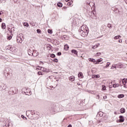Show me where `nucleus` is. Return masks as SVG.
I'll return each instance as SVG.
<instances>
[{"label": "nucleus", "instance_id": "nucleus-5", "mask_svg": "<svg viewBox=\"0 0 127 127\" xmlns=\"http://www.w3.org/2000/svg\"><path fill=\"white\" fill-rule=\"evenodd\" d=\"M6 85L4 84H2L0 85V91H6Z\"/></svg>", "mask_w": 127, "mask_h": 127}, {"label": "nucleus", "instance_id": "nucleus-34", "mask_svg": "<svg viewBox=\"0 0 127 127\" xmlns=\"http://www.w3.org/2000/svg\"><path fill=\"white\" fill-rule=\"evenodd\" d=\"M72 3H73V1H70L67 3V5H71V4H72Z\"/></svg>", "mask_w": 127, "mask_h": 127}, {"label": "nucleus", "instance_id": "nucleus-9", "mask_svg": "<svg viewBox=\"0 0 127 127\" xmlns=\"http://www.w3.org/2000/svg\"><path fill=\"white\" fill-rule=\"evenodd\" d=\"M69 80L71 81V82H73V81H75V76H71L69 77Z\"/></svg>", "mask_w": 127, "mask_h": 127}, {"label": "nucleus", "instance_id": "nucleus-59", "mask_svg": "<svg viewBox=\"0 0 127 127\" xmlns=\"http://www.w3.org/2000/svg\"><path fill=\"white\" fill-rule=\"evenodd\" d=\"M24 94H25V95H28V96L29 95L28 94L26 93V92H24Z\"/></svg>", "mask_w": 127, "mask_h": 127}, {"label": "nucleus", "instance_id": "nucleus-8", "mask_svg": "<svg viewBox=\"0 0 127 127\" xmlns=\"http://www.w3.org/2000/svg\"><path fill=\"white\" fill-rule=\"evenodd\" d=\"M87 4H88L90 6H94L95 5V3L91 1H87L86 2Z\"/></svg>", "mask_w": 127, "mask_h": 127}, {"label": "nucleus", "instance_id": "nucleus-39", "mask_svg": "<svg viewBox=\"0 0 127 127\" xmlns=\"http://www.w3.org/2000/svg\"><path fill=\"white\" fill-rule=\"evenodd\" d=\"M97 61H98V62H102L103 61V59H99L98 60H97Z\"/></svg>", "mask_w": 127, "mask_h": 127}, {"label": "nucleus", "instance_id": "nucleus-6", "mask_svg": "<svg viewBox=\"0 0 127 127\" xmlns=\"http://www.w3.org/2000/svg\"><path fill=\"white\" fill-rule=\"evenodd\" d=\"M120 120L117 121V123H124L125 122V118L123 116H119Z\"/></svg>", "mask_w": 127, "mask_h": 127}, {"label": "nucleus", "instance_id": "nucleus-31", "mask_svg": "<svg viewBox=\"0 0 127 127\" xmlns=\"http://www.w3.org/2000/svg\"><path fill=\"white\" fill-rule=\"evenodd\" d=\"M50 57H51L52 58H55V57H56V56H55L54 54H52L50 55Z\"/></svg>", "mask_w": 127, "mask_h": 127}, {"label": "nucleus", "instance_id": "nucleus-26", "mask_svg": "<svg viewBox=\"0 0 127 127\" xmlns=\"http://www.w3.org/2000/svg\"><path fill=\"white\" fill-rule=\"evenodd\" d=\"M42 71H43V72H46L47 73H48V72H49V70L47 69V68H44L43 69Z\"/></svg>", "mask_w": 127, "mask_h": 127}, {"label": "nucleus", "instance_id": "nucleus-43", "mask_svg": "<svg viewBox=\"0 0 127 127\" xmlns=\"http://www.w3.org/2000/svg\"><path fill=\"white\" fill-rule=\"evenodd\" d=\"M108 27H109V28H112V25H111V24H108Z\"/></svg>", "mask_w": 127, "mask_h": 127}, {"label": "nucleus", "instance_id": "nucleus-17", "mask_svg": "<svg viewBox=\"0 0 127 127\" xmlns=\"http://www.w3.org/2000/svg\"><path fill=\"white\" fill-rule=\"evenodd\" d=\"M5 27H6V26H5V23H2L1 28H2V29H5Z\"/></svg>", "mask_w": 127, "mask_h": 127}, {"label": "nucleus", "instance_id": "nucleus-20", "mask_svg": "<svg viewBox=\"0 0 127 127\" xmlns=\"http://www.w3.org/2000/svg\"><path fill=\"white\" fill-rule=\"evenodd\" d=\"M97 115L98 116H100V117H103V116H104V113L102 112H99L98 113Z\"/></svg>", "mask_w": 127, "mask_h": 127}, {"label": "nucleus", "instance_id": "nucleus-50", "mask_svg": "<svg viewBox=\"0 0 127 127\" xmlns=\"http://www.w3.org/2000/svg\"><path fill=\"white\" fill-rule=\"evenodd\" d=\"M103 99H104V100H106L107 99V96H104L103 97Z\"/></svg>", "mask_w": 127, "mask_h": 127}, {"label": "nucleus", "instance_id": "nucleus-19", "mask_svg": "<svg viewBox=\"0 0 127 127\" xmlns=\"http://www.w3.org/2000/svg\"><path fill=\"white\" fill-rule=\"evenodd\" d=\"M10 51H11L12 52H14V51H15V47H12V46H11Z\"/></svg>", "mask_w": 127, "mask_h": 127}, {"label": "nucleus", "instance_id": "nucleus-49", "mask_svg": "<svg viewBox=\"0 0 127 127\" xmlns=\"http://www.w3.org/2000/svg\"><path fill=\"white\" fill-rule=\"evenodd\" d=\"M47 48L49 50H51V47H47Z\"/></svg>", "mask_w": 127, "mask_h": 127}, {"label": "nucleus", "instance_id": "nucleus-7", "mask_svg": "<svg viewBox=\"0 0 127 127\" xmlns=\"http://www.w3.org/2000/svg\"><path fill=\"white\" fill-rule=\"evenodd\" d=\"M4 75L6 77H7L9 75V69L8 68H6L4 70Z\"/></svg>", "mask_w": 127, "mask_h": 127}, {"label": "nucleus", "instance_id": "nucleus-57", "mask_svg": "<svg viewBox=\"0 0 127 127\" xmlns=\"http://www.w3.org/2000/svg\"><path fill=\"white\" fill-rule=\"evenodd\" d=\"M21 118H22L23 119H24V116L22 115V116H21Z\"/></svg>", "mask_w": 127, "mask_h": 127}, {"label": "nucleus", "instance_id": "nucleus-53", "mask_svg": "<svg viewBox=\"0 0 127 127\" xmlns=\"http://www.w3.org/2000/svg\"><path fill=\"white\" fill-rule=\"evenodd\" d=\"M67 127H72V125H69Z\"/></svg>", "mask_w": 127, "mask_h": 127}, {"label": "nucleus", "instance_id": "nucleus-2", "mask_svg": "<svg viewBox=\"0 0 127 127\" xmlns=\"http://www.w3.org/2000/svg\"><path fill=\"white\" fill-rule=\"evenodd\" d=\"M48 111L51 113V114L57 113V108L54 104L50 103L48 107Z\"/></svg>", "mask_w": 127, "mask_h": 127}, {"label": "nucleus", "instance_id": "nucleus-40", "mask_svg": "<svg viewBox=\"0 0 127 127\" xmlns=\"http://www.w3.org/2000/svg\"><path fill=\"white\" fill-rule=\"evenodd\" d=\"M92 49H96V48H97L96 45L92 46Z\"/></svg>", "mask_w": 127, "mask_h": 127}, {"label": "nucleus", "instance_id": "nucleus-32", "mask_svg": "<svg viewBox=\"0 0 127 127\" xmlns=\"http://www.w3.org/2000/svg\"><path fill=\"white\" fill-rule=\"evenodd\" d=\"M11 38H12V37H11V36H8L7 37V39L8 40H10V39H11Z\"/></svg>", "mask_w": 127, "mask_h": 127}, {"label": "nucleus", "instance_id": "nucleus-24", "mask_svg": "<svg viewBox=\"0 0 127 127\" xmlns=\"http://www.w3.org/2000/svg\"><path fill=\"white\" fill-rule=\"evenodd\" d=\"M92 78H96V79H98V78H100L99 75H94L92 76Z\"/></svg>", "mask_w": 127, "mask_h": 127}, {"label": "nucleus", "instance_id": "nucleus-45", "mask_svg": "<svg viewBox=\"0 0 127 127\" xmlns=\"http://www.w3.org/2000/svg\"><path fill=\"white\" fill-rule=\"evenodd\" d=\"M0 59H4V57H3L2 56L0 55Z\"/></svg>", "mask_w": 127, "mask_h": 127}, {"label": "nucleus", "instance_id": "nucleus-1", "mask_svg": "<svg viewBox=\"0 0 127 127\" xmlns=\"http://www.w3.org/2000/svg\"><path fill=\"white\" fill-rule=\"evenodd\" d=\"M79 32L82 37H86L89 33V28L86 25H82L79 29Z\"/></svg>", "mask_w": 127, "mask_h": 127}, {"label": "nucleus", "instance_id": "nucleus-56", "mask_svg": "<svg viewBox=\"0 0 127 127\" xmlns=\"http://www.w3.org/2000/svg\"><path fill=\"white\" fill-rule=\"evenodd\" d=\"M77 85H78V86H80L81 85V84H80L79 83H77Z\"/></svg>", "mask_w": 127, "mask_h": 127}, {"label": "nucleus", "instance_id": "nucleus-36", "mask_svg": "<svg viewBox=\"0 0 127 127\" xmlns=\"http://www.w3.org/2000/svg\"><path fill=\"white\" fill-rule=\"evenodd\" d=\"M53 61H54V62H56V63H58V59H54Z\"/></svg>", "mask_w": 127, "mask_h": 127}, {"label": "nucleus", "instance_id": "nucleus-46", "mask_svg": "<svg viewBox=\"0 0 127 127\" xmlns=\"http://www.w3.org/2000/svg\"><path fill=\"white\" fill-rule=\"evenodd\" d=\"M99 63H100V62L97 60L96 62H95L94 64H99Z\"/></svg>", "mask_w": 127, "mask_h": 127}, {"label": "nucleus", "instance_id": "nucleus-41", "mask_svg": "<svg viewBox=\"0 0 127 127\" xmlns=\"http://www.w3.org/2000/svg\"><path fill=\"white\" fill-rule=\"evenodd\" d=\"M62 55V53H61V52H58L57 53L58 56H61V55Z\"/></svg>", "mask_w": 127, "mask_h": 127}, {"label": "nucleus", "instance_id": "nucleus-12", "mask_svg": "<svg viewBox=\"0 0 127 127\" xmlns=\"http://www.w3.org/2000/svg\"><path fill=\"white\" fill-rule=\"evenodd\" d=\"M120 113H121V114H125V113H126V109L124 108H121L120 109Z\"/></svg>", "mask_w": 127, "mask_h": 127}, {"label": "nucleus", "instance_id": "nucleus-21", "mask_svg": "<svg viewBox=\"0 0 127 127\" xmlns=\"http://www.w3.org/2000/svg\"><path fill=\"white\" fill-rule=\"evenodd\" d=\"M124 97H125V95L124 94H119L118 96V97L119 99H122V98H124Z\"/></svg>", "mask_w": 127, "mask_h": 127}, {"label": "nucleus", "instance_id": "nucleus-10", "mask_svg": "<svg viewBox=\"0 0 127 127\" xmlns=\"http://www.w3.org/2000/svg\"><path fill=\"white\" fill-rule=\"evenodd\" d=\"M71 53H73V54H75V55H78V52L76 50H72L71 51Z\"/></svg>", "mask_w": 127, "mask_h": 127}, {"label": "nucleus", "instance_id": "nucleus-22", "mask_svg": "<svg viewBox=\"0 0 127 127\" xmlns=\"http://www.w3.org/2000/svg\"><path fill=\"white\" fill-rule=\"evenodd\" d=\"M11 48V46L9 45L5 47V49L6 50H10V48Z\"/></svg>", "mask_w": 127, "mask_h": 127}, {"label": "nucleus", "instance_id": "nucleus-58", "mask_svg": "<svg viewBox=\"0 0 127 127\" xmlns=\"http://www.w3.org/2000/svg\"><path fill=\"white\" fill-rule=\"evenodd\" d=\"M2 21V19L0 18V22H1Z\"/></svg>", "mask_w": 127, "mask_h": 127}, {"label": "nucleus", "instance_id": "nucleus-61", "mask_svg": "<svg viewBox=\"0 0 127 127\" xmlns=\"http://www.w3.org/2000/svg\"><path fill=\"white\" fill-rule=\"evenodd\" d=\"M124 88H127V85H124Z\"/></svg>", "mask_w": 127, "mask_h": 127}, {"label": "nucleus", "instance_id": "nucleus-25", "mask_svg": "<svg viewBox=\"0 0 127 127\" xmlns=\"http://www.w3.org/2000/svg\"><path fill=\"white\" fill-rule=\"evenodd\" d=\"M110 65H111V63H110L109 62H108L107 63V64L104 67V68H108V67H109V66H110Z\"/></svg>", "mask_w": 127, "mask_h": 127}, {"label": "nucleus", "instance_id": "nucleus-29", "mask_svg": "<svg viewBox=\"0 0 127 127\" xmlns=\"http://www.w3.org/2000/svg\"><path fill=\"white\" fill-rule=\"evenodd\" d=\"M23 25L24 26H26V27H28V26H29V24H28L27 23H24Z\"/></svg>", "mask_w": 127, "mask_h": 127}, {"label": "nucleus", "instance_id": "nucleus-30", "mask_svg": "<svg viewBox=\"0 0 127 127\" xmlns=\"http://www.w3.org/2000/svg\"><path fill=\"white\" fill-rule=\"evenodd\" d=\"M117 87H119V84L115 83L113 84V87L114 88H117Z\"/></svg>", "mask_w": 127, "mask_h": 127}, {"label": "nucleus", "instance_id": "nucleus-23", "mask_svg": "<svg viewBox=\"0 0 127 127\" xmlns=\"http://www.w3.org/2000/svg\"><path fill=\"white\" fill-rule=\"evenodd\" d=\"M78 75V77L80 78H83V73L81 72H79Z\"/></svg>", "mask_w": 127, "mask_h": 127}, {"label": "nucleus", "instance_id": "nucleus-37", "mask_svg": "<svg viewBox=\"0 0 127 127\" xmlns=\"http://www.w3.org/2000/svg\"><path fill=\"white\" fill-rule=\"evenodd\" d=\"M101 56V53L100 52H98V53H97L95 56Z\"/></svg>", "mask_w": 127, "mask_h": 127}, {"label": "nucleus", "instance_id": "nucleus-60", "mask_svg": "<svg viewBox=\"0 0 127 127\" xmlns=\"http://www.w3.org/2000/svg\"><path fill=\"white\" fill-rule=\"evenodd\" d=\"M125 1L126 2V3H127V0H125Z\"/></svg>", "mask_w": 127, "mask_h": 127}, {"label": "nucleus", "instance_id": "nucleus-15", "mask_svg": "<svg viewBox=\"0 0 127 127\" xmlns=\"http://www.w3.org/2000/svg\"><path fill=\"white\" fill-rule=\"evenodd\" d=\"M8 93L9 95H13V94H14V91H13V90H11L8 92Z\"/></svg>", "mask_w": 127, "mask_h": 127}, {"label": "nucleus", "instance_id": "nucleus-63", "mask_svg": "<svg viewBox=\"0 0 127 127\" xmlns=\"http://www.w3.org/2000/svg\"><path fill=\"white\" fill-rule=\"evenodd\" d=\"M69 0H65V1L68 2V1H69Z\"/></svg>", "mask_w": 127, "mask_h": 127}, {"label": "nucleus", "instance_id": "nucleus-14", "mask_svg": "<svg viewBox=\"0 0 127 127\" xmlns=\"http://www.w3.org/2000/svg\"><path fill=\"white\" fill-rule=\"evenodd\" d=\"M118 68H120V69L124 67V64H117Z\"/></svg>", "mask_w": 127, "mask_h": 127}, {"label": "nucleus", "instance_id": "nucleus-16", "mask_svg": "<svg viewBox=\"0 0 127 127\" xmlns=\"http://www.w3.org/2000/svg\"><path fill=\"white\" fill-rule=\"evenodd\" d=\"M64 50H68L69 49V46H68V45L65 44L64 46Z\"/></svg>", "mask_w": 127, "mask_h": 127}, {"label": "nucleus", "instance_id": "nucleus-47", "mask_svg": "<svg viewBox=\"0 0 127 127\" xmlns=\"http://www.w3.org/2000/svg\"><path fill=\"white\" fill-rule=\"evenodd\" d=\"M95 46L98 48V47H99V46H100V44H97L96 45H95Z\"/></svg>", "mask_w": 127, "mask_h": 127}, {"label": "nucleus", "instance_id": "nucleus-62", "mask_svg": "<svg viewBox=\"0 0 127 127\" xmlns=\"http://www.w3.org/2000/svg\"><path fill=\"white\" fill-rule=\"evenodd\" d=\"M114 115H117V112H114Z\"/></svg>", "mask_w": 127, "mask_h": 127}, {"label": "nucleus", "instance_id": "nucleus-33", "mask_svg": "<svg viewBox=\"0 0 127 127\" xmlns=\"http://www.w3.org/2000/svg\"><path fill=\"white\" fill-rule=\"evenodd\" d=\"M62 39H67V36L64 35L62 37Z\"/></svg>", "mask_w": 127, "mask_h": 127}, {"label": "nucleus", "instance_id": "nucleus-35", "mask_svg": "<svg viewBox=\"0 0 127 127\" xmlns=\"http://www.w3.org/2000/svg\"><path fill=\"white\" fill-rule=\"evenodd\" d=\"M37 74H38V75H43L42 71H39L37 72Z\"/></svg>", "mask_w": 127, "mask_h": 127}, {"label": "nucleus", "instance_id": "nucleus-52", "mask_svg": "<svg viewBox=\"0 0 127 127\" xmlns=\"http://www.w3.org/2000/svg\"><path fill=\"white\" fill-rule=\"evenodd\" d=\"M2 13H3V12H2V11H0V15H1Z\"/></svg>", "mask_w": 127, "mask_h": 127}, {"label": "nucleus", "instance_id": "nucleus-28", "mask_svg": "<svg viewBox=\"0 0 127 127\" xmlns=\"http://www.w3.org/2000/svg\"><path fill=\"white\" fill-rule=\"evenodd\" d=\"M48 33H50V34H52V33H53L52 30L49 29L48 30Z\"/></svg>", "mask_w": 127, "mask_h": 127}, {"label": "nucleus", "instance_id": "nucleus-27", "mask_svg": "<svg viewBox=\"0 0 127 127\" xmlns=\"http://www.w3.org/2000/svg\"><path fill=\"white\" fill-rule=\"evenodd\" d=\"M120 37H121L120 35H118L115 37H114V39L117 40V39H120Z\"/></svg>", "mask_w": 127, "mask_h": 127}, {"label": "nucleus", "instance_id": "nucleus-44", "mask_svg": "<svg viewBox=\"0 0 127 127\" xmlns=\"http://www.w3.org/2000/svg\"><path fill=\"white\" fill-rule=\"evenodd\" d=\"M102 87H103L102 88L103 90H106V86L102 85Z\"/></svg>", "mask_w": 127, "mask_h": 127}, {"label": "nucleus", "instance_id": "nucleus-54", "mask_svg": "<svg viewBox=\"0 0 127 127\" xmlns=\"http://www.w3.org/2000/svg\"><path fill=\"white\" fill-rule=\"evenodd\" d=\"M114 65H112L111 67V69H114Z\"/></svg>", "mask_w": 127, "mask_h": 127}, {"label": "nucleus", "instance_id": "nucleus-51", "mask_svg": "<svg viewBox=\"0 0 127 127\" xmlns=\"http://www.w3.org/2000/svg\"><path fill=\"white\" fill-rule=\"evenodd\" d=\"M119 42L120 43H122V42H123V40H119Z\"/></svg>", "mask_w": 127, "mask_h": 127}, {"label": "nucleus", "instance_id": "nucleus-3", "mask_svg": "<svg viewBox=\"0 0 127 127\" xmlns=\"http://www.w3.org/2000/svg\"><path fill=\"white\" fill-rule=\"evenodd\" d=\"M35 52H36V51H33V50H31L30 49H29L28 50V55H29L30 56H37V55H38V53H37V54L35 55Z\"/></svg>", "mask_w": 127, "mask_h": 127}, {"label": "nucleus", "instance_id": "nucleus-64", "mask_svg": "<svg viewBox=\"0 0 127 127\" xmlns=\"http://www.w3.org/2000/svg\"><path fill=\"white\" fill-rule=\"evenodd\" d=\"M38 69V70H40V68H37V69Z\"/></svg>", "mask_w": 127, "mask_h": 127}, {"label": "nucleus", "instance_id": "nucleus-18", "mask_svg": "<svg viewBox=\"0 0 127 127\" xmlns=\"http://www.w3.org/2000/svg\"><path fill=\"white\" fill-rule=\"evenodd\" d=\"M57 5L59 7H62V6H63V4H62V3L59 2L57 3Z\"/></svg>", "mask_w": 127, "mask_h": 127}, {"label": "nucleus", "instance_id": "nucleus-42", "mask_svg": "<svg viewBox=\"0 0 127 127\" xmlns=\"http://www.w3.org/2000/svg\"><path fill=\"white\" fill-rule=\"evenodd\" d=\"M114 67L115 69H117V68H118V64H114Z\"/></svg>", "mask_w": 127, "mask_h": 127}, {"label": "nucleus", "instance_id": "nucleus-11", "mask_svg": "<svg viewBox=\"0 0 127 127\" xmlns=\"http://www.w3.org/2000/svg\"><path fill=\"white\" fill-rule=\"evenodd\" d=\"M123 85H126L127 83V78H124L122 80Z\"/></svg>", "mask_w": 127, "mask_h": 127}, {"label": "nucleus", "instance_id": "nucleus-38", "mask_svg": "<svg viewBox=\"0 0 127 127\" xmlns=\"http://www.w3.org/2000/svg\"><path fill=\"white\" fill-rule=\"evenodd\" d=\"M37 33H41V30L38 29L37 30Z\"/></svg>", "mask_w": 127, "mask_h": 127}, {"label": "nucleus", "instance_id": "nucleus-13", "mask_svg": "<svg viewBox=\"0 0 127 127\" xmlns=\"http://www.w3.org/2000/svg\"><path fill=\"white\" fill-rule=\"evenodd\" d=\"M88 60L90 62H92L93 63H96V60L93 59V58H89Z\"/></svg>", "mask_w": 127, "mask_h": 127}, {"label": "nucleus", "instance_id": "nucleus-4", "mask_svg": "<svg viewBox=\"0 0 127 127\" xmlns=\"http://www.w3.org/2000/svg\"><path fill=\"white\" fill-rule=\"evenodd\" d=\"M19 35H20V36H17L16 38L17 42L18 43H22V39L21 38V37H23V34H20Z\"/></svg>", "mask_w": 127, "mask_h": 127}, {"label": "nucleus", "instance_id": "nucleus-48", "mask_svg": "<svg viewBox=\"0 0 127 127\" xmlns=\"http://www.w3.org/2000/svg\"><path fill=\"white\" fill-rule=\"evenodd\" d=\"M97 99H100V95H97L96 96Z\"/></svg>", "mask_w": 127, "mask_h": 127}, {"label": "nucleus", "instance_id": "nucleus-55", "mask_svg": "<svg viewBox=\"0 0 127 127\" xmlns=\"http://www.w3.org/2000/svg\"><path fill=\"white\" fill-rule=\"evenodd\" d=\"M63 8H64V9H66V8H67V7L64 6V7H63Z\"/></svg>", "mask_w": 127, "mask_h": 127}]
</instances>
